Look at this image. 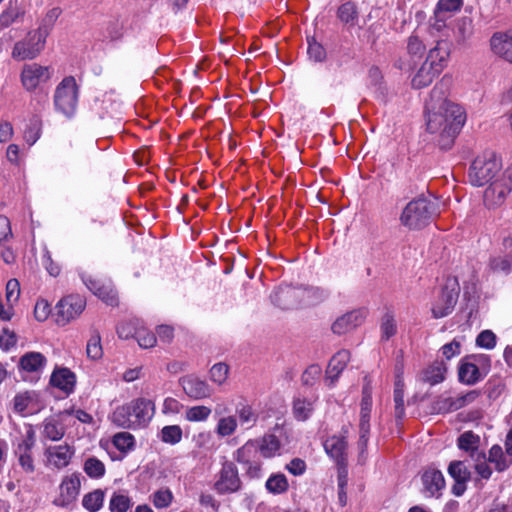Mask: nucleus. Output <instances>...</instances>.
I'll return each instance as SVG.
<instances>
[{
	"label": "nucleus",
	"instance_id": "f257e3e1",
	"mask_svg": "<svg viewBox=\"0 0 512 512\" xmlns=\"http://www.w3.org/2000/svg\"><path fill=\"white\" fill-rule=\"evenodd\" d=\"M450 82L443 77L425 103L427 131L438 135V145L444 150L452 147L466 119L462 107L447 100Z\"/></svg>",
	"mask_w": 512,
	"mask_h": 512
},
{
	"label": "nucleus",
	"instance_id": "f03ea898",
	"mask_svg": "<svg viewBox=\"0 0 512 512\" xmlns=\"http://www.w3.org/2000/svg\"><path fill=\"white\" fill-rule=\"evenodd\" d=\"M325 292L319 288L284 285L278 287L270 296L272 303L282 310L312 305L325 298Z\"/></svg>",
	"mask_w": 512,
	"mask_h": 512
},
{
	"label": "nucleus",
	"instance_id": "7ed1b4c3",
	"mask_svg": "<svg viewBox=\"0 0 512 512\" xmlns=\"http://www.w3.org/2000/svg\"><path fill=\"white\" fill-rule=\"evenodd\" d=\"M437 199L418 197L404 207L400 223L409 230H421L427 227L439 215Z\"/></svg>",
	"mask_w": 512,
	"mask_h": 512
},
{
	"label": "nucleus",
	"instance_id": "20e7f679",
	"mask_svg": "<svg viewBox=\"0 0 512 512\" xmlns=\"http://www.w3.org/2000/svg\"><path fill=\"white\" fill-rule=\"evenodd\" d=\"M499 170L500 164L492 153L477 157L469 168V181L474 186H483L490 182Z\"/></svg>",
	"mask_w": 512,
	"mask_h": 512
},
{
	"label": "nucleus",
	"instance_id": "39448f33",
	"mask_svg": "<svg viewBox=\"0 0 512 512\" xmlns=\"http://www.w3.org/2000/svg\"><path fill=\"white\" fill-rule=\"evenodd\" d=\"M45 32L30 31L26 37L14 44L12 58L18 61L32 60L44 49Z\"/></svg>",
	"mask_w": 512,
	"mask_h": 512
},
{
	"label": "nucleus",
	"instance_id": "423d86ee",
	"mask_svg": "<svg viewBox=\"0 0 512 512\" xmlns=\"http://www.w3.org/2000/svg\"><path fill=\"white\" fill-rule=\"evenodd\" d=\"M54 103L57 110L65 116L74 114L77 106V85L73 77L64 78L57 86Z\"/></svg>",
	"mask_w": 512,
	"mask_h": 512
},
{
	"label": "nucleus",
	"instance_id": "0eeeda50",
	"mask_svg": "<svg viewBox=\"0 0 512 512\" xmlns=\"http://www.w3.org/2000/svg\"><path fill=\"white\" fill-rule=\"evenodd\" d=\"M459 291L460 286L457 278L448 277L438 300L432 307V314L434 318H443L453 311L458 301Z\"/></svg>",
	"mask_w": 512,
	"mask_h": 512
},
{
	"label": "nucleus",
	"instance_id": "6e6552de",
	"mask_svg": "<svg viewBox=\"0 0 512 512\" xmlns=\"http://www.w3.org/2000/svg\"><path fill=\"white\" fill-rule=\"evenodd\" d=\"M86 302L80 295H69L62 298L56 305V322L58 325H66L78 317L84 310Z\"/></svg>",
	"mask_w": 512,
	"mask_h": 512
},
{
	"label": "nucleus",
	"instance_id": "1a4fd4ad",
	"mask_svg": "<svg viewBox=\"0 0 512 512\" xmlns=\"http://www.w3.org/2000/svg\"><path fill=\"white\" fill-rule=\"evenodd\" d=\"M241 485L242 482L236 465L233 462L225 461L214 484L215 490L219 494H230L239 491Z\"/></svg>",
	"mask_w": 512,
	"mask_h": 512
},
{
	"label": "nucleus",
	"instance_id": "9d476101",
	"mask_svg": "<svg viewBox=\"0 0 512 512\" xmlns=\"http://www.w3.org/2000/svg\"><path fill=\"white\" fill-rule=\"evenodd\" d=\"M53 70L49 66H41L37 63L27 64L23 67L21 81L23 86L31 91L40 84L47 82L52 76Z\"/></svg>",
	"mask_w": 512,
	"mask_h": 512
},
{
	"label": "nucleus",
	"instance_id": "9b49d317",
	"mask_svg": "<svg viewBox=\"0 0 512 512\" xmlns=\"http://www.w3.org/2000/svg\"><path fill=\"white\" fill-rule=\"evenodd\" d=\"M422 492L427 497H439L441 491L445 488V479L442 472L434 467L426 468L422 475Z\"/></svg>",
	"mask_w": 512,
	"mask_h": 512
},
{
	"label": "nucleus",
	"instance_id": "f8f14e48",
	"mask_svg": "<svg viewBox=\"0 0 512 512\" xmlns=\"http://www.w3.org/2000/svg\"><path fill=\"white\" fill-rule=\"evenodd\" d=\"M511 191L510 176H503L493 181L484 192V202L488 206H497L504 202L505 197Z\"/></svg>",
	"mask_w": 512,
	"mask_h": 512
},
{
	"label": "nucleus",
	"instance_id": "ddd939ff",
	"mask_svg": "<svg viewBox=\"0 0 512 512\" xmlns=\"http://www.w3.org/2000/svg\"><path fill=\"white\" fill-rule=\"evenodd\" d=\"M127 407L137 428L145 426L154 415V404L147 399H135Z\"/></svg>",
	"mask_w": 512,
	"mask_h": 512
},
{
	"label": "nucleus",
	"instance_id": "4468645a",
	"mask_svg": "<svg viewBox=\"0 0 512 512\" xmlns=\"http://www.w3.org/2000/svg\"><path fill=\"white\" fill-rule=\"evenodd\" d=\"M343 435H333L324 441V449L326 453L333 458L337 465L347 464V441L345 434L348 432L346 429H342Z\"/></svg>",
	"mask_w": 512,
	"mask_h": 512
},
{
	"label": "nucleus",
	"instance_id": "2eb2a0df",
	"mask_svg": "<svg viewBox=\"0 0 512 512\" xmlns=\"http://www.w3.org/2000/svg\"><path fill=\"white\" fill-rule=\"evenodd\" d=\"M181 385L186 395L196 400L208 398L213 393V389L206 381L195 376L182 378Z\"/></svg>",
	"mask_w": 512,
	"mask_h": 512
},
{
	"label": "nucleus",
	"instance_id": "dca6fc26",
	"mask_svg": "<svg viewBox=\"0 0 512 512\" xmlns=\"http://www.w3.org/2000/svg\"><path fill=\"white\" fill-rule=\"evenodd\" d=\"M257 450L254 441H248L235 453V460L241 464L247 465L246 474L252 479H258L262 475L261 465L257 462H251L249 456Z\"/></svg>",
	"mask_w": 512,
	"mask_h": 512
},
{
	"label": "nucleus",
	"instance_id": "f3484780",
	"mask_svg": "<svg viewBox=\"0 0 512 512\" xmlns=\"http://www.w3.org/2000/svg\"><path fill=\"white\" fill-rule=\"evenodd\" d=\"M365 316L364 310L350 311L335 320L332 324V331L338 335L350 332L363 322Z\"/></svg>",
	"mask_w": 512,
	"mask_h": 512
},
{
	"label": "nucleus",
	"instance_id": "a211bd4d",
	"mask_svg": "<svg viewBox=\"0 0 512 512\" xmlns=\"http://www.w3.org/2000/svg\"><path fill=\"white\" fill-rule=\"evenodd\" d=\"M35 444L34 432L28 431L25 438L18 444L15 453L19 457L20 466L28 473L35 470L34 461L31 456V450Z\"/></svg>",
	"mask_w": 512,
	"mask_h": 512
},
{
	"label": "nucleus",
	"instance_id": "6ab92c4d",
	"mask_svg": "<svg viewBox=\"0 0 512 512\" xmlns=\"http://www.w3.org/2000/svg\"><path fill=\"white\" fill-rule=\"evenodd\" d=\"M80 478L77 474H72L70 476H66L60 485V496L57 502L61 506H68L71 504L78 496L80 491Z\"/></svg>",
	"mask_w": 512,
	"mask_h": 512
},
{
	"label": "nucleus",
	"instance_id": "aec40b11",
	"mask_svg": "<svg viewBox=\"0 0 512 512\" xmlns=\"http://www.w3.org/2000/svg\"><path fill=\"white\" fill-rule=\"evenodd\" d=\"M73 453L74 451L68 444L49 446L45 450L48 462L58 469L69 464Z\"/></svg>",
	"mask_w": 512,
	"mask_h": 512
},
{
	"label": "nucleus",
	"instance_id": "412c9836",
	"mask_svg": "<svg viewBox=\"0 0 512 512\" xmlns=\"http://www.w3.org/2000/svg\"><path fill=\"white\" fill-rule=\"evenodd\" d=\"M493 52L512 63V31L495 33L491 38Z\"/></svg>",
	"mask_w": 512,
	"mask_h": 512
},
{
	"label": "nucleus",
	"instance_id": "4be33fe9",
	"mask_svg": "<svg viewBox=\"0 0 512 512\" xmlns=\"http://www.w3.org/2000/svg\"><path fill=\"white\" fill-rule=\"evenodd\" d=\"M451 52V43L447 40H439L436 45L429 50L426 62H430L435 68L438 67L440 71L443 70L447 63Z\"/></svg>",
	"mask_w": 512,
	"mask_h": 512
},
{
	"label": "nucleus",
	"instance_id": "5701e85b",
	"mask_svg": "<svg viewBox=\"0 0 512 512\" xmlns=\"http://www.w3.org/2000/svg\"><path fill=\"white\" fill-rule=\"evenodd\" d=\"M349 360L350 352L348 350H340L330 359L326 369V376L330 380V385L336 382Z\"/></svg>",
	"mask_w": 512,
	"mask_h": 512
},
{
	"label": "nucleus",
	"instance_id": "b1692460",
	"mask_svg": "<svg viewBox=\"0 0 512 512\" xmlns=\"http://www.w3.org/2000/svg\"><path fill=\"white\" fill-rule=\"evenodd\" d=\"M50 383L65 393L69 394L74 390L76 376L68 368H59L54 370L50 377Z\"/></svg>",
	"mask_w": 512,
	"mask_h": 512
},
{
	"label": "nucleus",
	"instance_id": "393cba45",
	"mask_svg": "<svg viewBox=\"0 0 512 512\" xmlns=\"http://www.w3.org/2000/svg\"><path fill=\"white\" fill-rule=\"evenodd\" d=\"M46 357L40 352H28L21 356L19 368L30 373H39L46 365Z\"/></svg>",
	"mask_w": 512,
	"mask_h": 512
},
{
	"label": "nucleus",
	"instance_id": "a878e982",
	"mask_svg": "<svg viewBox=\"0 0 512 512\" xmlns=\"http://www.w3.org/2000/svg\"><path fill=\"white\" fill-rule=\"evenodd\" d=\"M440 72L438 67L435 68L430 62L425 61L413 77L412 86L416 89L426 87Z\"/></svg>",
	"mask_w": 512,
	"mask_h": 512
},
{
	"label": "nucleus",
	"instance_id": "bb28decb",
	"mask_svg": "<svg viewBox=\"0 0 512 512\" xmlns=\"http://www.w3.org/2000/svg\"><path fill=\"white\" fill-rule=\"evenodd\" d=\"M235 413L239 419L240 425L246 428L253 427L258 420V413L246 402H239L236 405Z\"/></svg>",
	"mask_w": 512,
	"mask_h": 512
},
{
	"label": "nucleus",
	"instance_id": "cd10ccee",
	"mask_svg": "<svg viewBox=\"0 0 512 512\" xmlns=\"http://www.w3.org/2000/svg\"><path fill=\"white\" fill-rule=\"evenodd\" d=\"M339 20L349 27H353L358 22V10L355 3L348 1L343 3L337 11Z\"/></svg>",
	"mask_w": 512,
	"mask_h": 512
},
{
	"label": "nucleus",
	"instance_id": "c85d7f7f",
	"mask_svg": "<svg viewBox=\"0 0 512 512\" xmlns=\"http://www.w3.org/2000/svg\"><path fill=\"white\" fill-rule=\"evenodd\" d=\"M111 420L116 426L120 428H137L131 417L127 404L117 407L111 416Z\"/></svg>",
	"mask_w": 512,
	"mask_h": 512
},
{
	"label": "nucleus",
	"instance_id": "c756f323",
	"mask_svg": "<svg viewBox=\"0 0 512 512\" xmlns=\"http://www.w3.org/2000/svg\"><path fill=\"white\" fill-rule=\"evenodd\" d=\"M459 380L463 383L472 385L480 380V371L476 364L463 362L458 371Z\"/></svg>",
	"mask_w": 512,
	"mask_h": 512
},
{
	"label": "nucleus",
	"instance_id": "7c9ffc66",
	"mask_svg": "<svg viewBox=\"0 0 512 512\" xmlns=\"http://www.w3.org/2000/svg\"><path fill=\"white\" fill-rule=\"evenodd\" d=\"M65 434L64 426L54 418H47L43 422V435L52 440L58 441Z\"/></svg>",
	"mask_w": 512,
	"mask_h": 512
},
{
	"label": "nucleus",
	"instance_id": "2f4dec72",
	"mask_svg": "<svg viewBox=\"0 0 512 512\" xmlns=\"http://www.w3.org/2000/svg\"><path fill=\"white\" fill-rule=\"evenodd\" d=\"M445 372L446 368L443 364L435 363L423 371L421 380L430 385H436L444 380Z\"/></svg>",
	"mask_w": 512,
	"mask_h": 512
},
{
	"label": "nucleus",
	"instance_id": "473e14b6",
	"mask_svg": "<svg viewBox=\"0 0 512 512\" xmlns=\"http://www.w3.org/2000/svg\"><path fill=\"white\" fill-rule=\"evenodd\" d=\"M393 398L395 403V416L397 419H402L405 415L403 377H395Z\"/></svg>",
	"mask_w": 512,
	"mask_h": 512
},
{
	"label": "nucleus",
	"instance_id": "72a5a7b5",
	"mask_svg": "<svg viewBox=\"0 0 512 512\" xmlns=\"http://www.w3.org/2000/svg\"><path fill=\"white\" fill-rule=\"evenodd\" d=\"M480 441L478 435L474 434L472 431H466L461 434L458 438V447L461 450L470 452L471 457H477V446Z\"/></svg>",
	"mask_w": 512,
	"mask_h": 512
},
{
	"label": "nucleus",
	"instance_id": "f704fd0d",
	"mask_svg": "<svg viewBox=\"0 0 512 512\" xmlns=\"http://www.w3.org/2000/svg\"><path fill=\"white\" fill-rule=\"evenodd\" d=\"M254 443L256 444L257 449H259L261 455L265 458L274 456L280 448V442L273 434L265 435L259 445L256 442Z\"/></svg>",
	"mask_w": 512,
	"mask_h": 512
},
{
	"label": "nucleus",
	"instance_id": "c9c22d12",
	"mask_svg": "<svg viewBox=\"0 0 512 512\" xmlns=\"http://www.w3.org/2000/svg\"><path fill=\"white\" fill-rule=\"evenodd\" d=\"M86 354L87 357L91 360H98L103 356L101 336L100 333L95 329L91 331V336L87 342Z\"/></svg>",
	"mask_w": 512,
	"mask_h": 512
},
{
	"label": "nucleus",
	"instance_id": "e433bc0d",
	"mask_svg": "<svg viewBox=\"0 0 512 512\" xmlns=\"http://www.w3.org/2000/svg\"><path fill=\"white\" fill-rule=\"evenodd\" d=\"M488 460L490 463H493L495 465V469L498 472L506 470L512 463V458L507 460L503 454L502 448L499 445H494L491 447V449L489 450Z\"/></svg>",
	"mask_w": 512,
	"mask_h": 512
},
{
	"label": "nucleus",
	"instance_id": "4c0bfd02",
	"mask_svg": "<svg viewBox=\"0 0 512 512\" xmlns=\"http://www.w3.org/2000/svg\"><path fill=\"white\" fill-rule=\"evenodd\" d=\"M104 491L96 489L83 497L82 504L89 512H97L103 506Z\"/></svg>",
	"mask_w": 512,
	"mask_h": 512
},
{
	"label": "nucleus",
	"instance_id": "58836bf2",
	"mask_svg": "<svg viewBox=\"0 0 512 512\" xmlns=\"http://www.w3.org/2000/svg\"><path fill=\"white\" fill-rule=\"evenodd\" d=\"M266 489L272 494H282L287 491L289 484L284 474L271 475L265 484Z\"/></svg>",
	"mask_w": 512,
	"mask_h": 512
},
{
	"label": "nucleus",
	"instance_id": "ea45409f",
	"mask_svg": "<svg viewBox=\"0 0 512 512\" xmlns=\"http://www.w3.org/2000/svg\"><path fill=\"white\" fill-rule=\"evenodd\" d=\"M313 411L312 403L306 399H295L293 402V414L297 420L305 421Z\"/></svg>",
	"mask_w": 512,
	"mask_h": 512
},
{
	"label": "nucleus",
	"instance_id": "a19ab883",
	"mask_svg": "<svg viewBox=\"0 0 512 512\" xmlns=\"http://www.w3.org/2000/svg\"><path fill=\"white\" fill-rule=\"evenodd\" d=\"M132 506L131 499L121 493H114L109 503L111 512H127Z\"/></svg>",
	"mask_w": 512,
	"mask_h": 512
},
{
	"label": "nucleus",
	"instance_id": "79ce46f5",
	"mask_svg": "<svg viewBox=\"0 0 512 512\" xmlns=\"http://www.w3.org/2000/svg\"><path fill=\"white\" fill-rule=\"evenodd\" d=\"M161 439L163 442L175 445L182 439V429L179 425L164 426L161 430Z\"/></svg>",
	"mask_w": 512,
	"mask_h": 512
},
{
	"label": "nucleus",
	"instance_id": "37998d69",
	"mask_svg": "<svg viewBox=\"0 0 512 512\" xmlns=\"http://www.w3.org/2000/svg\"><path fill=\"white\" fill-rule=\"evenodd\" d=\"M448 473L454 480L469 481L471 473L462 461H452L448 466Z\"/></svg>",
	"mask_w": 512,
	"mask_h": 512
},
{
	"label": "nucleus",
	"instance_id": "c03bdc74",
	"mask_svg": "<svg viewBox=\"0 0 512 512\" xmlns=\"http://www.w3.org/2000/svg\"><path fill=\"white\" fill-rule=\"evenodd\" d=\"M84 471L91 478H100L105 473V466L99 459L90 457L84 463Z\"/></svg>",
	"mask_w": 512,
	"mask_h": 512
},
{
	"label": "nucleus",
	"instance_id": "a18cd8bd",
	"mask_svg": "<svg viewBox=\"0 0 512 512\" xmlns=\"http://www.w3.org/2000/svg\"><path fill=\"white\" fill-rule=\"evenodd\" d=\"M308 48L307 53L309 55V59L314 62H323L325 61L327 54L325 48L317 42L314 38H308Z\"/></svg>",
	"mask_w": 512,
	"mask_h": 512
},
{
	"label": "nucleus",
	"instance_id": "49530a36",
	"mask_svg": "<svg viewBox=\"0 0 512 512\" xmlns=\"http://www.w3.org/2000/svg\"><path fill=\"white\" fill-rule=\"evenodd\" d=\"M211 414V409L207 406H194L186 410L185 418L188 421L198 422L205 421Z\"/></svg>",
	"mask_w": 512,
	"mask_h": 512
},
{
	"label": "nucleus",
	"instance_id": "de8ad7c7",
	"mask_svg": "<svg viewBox=\"0 0 512 512\" xmlns=\"http://www.w3.org/2000/svg\"><path fill=\"white\" fill-rule=\"evenodd\" d=\"M60 14H61L60 8L55 7V8L50 9L47 12V14L45 15V17L43 18L40 27L36 31L42 32V33H44V31H45V37L47 38V36L50 33V30L52 29L54 23L56 22V20L60 16Z\"/></svg>",
	"mask_w": 512,
	"mask_h": 512
},
{
	"label": "nucleus",
	"instance_id": "09e8293b",
	"mask_svg": "<svg viewBox=\"0 0 512 512\" xmlns=\"http://www.w3.org/2000/svg\"><path fill=\"white\" fill-rule=\"evenodd\" d=\"M237 428V420L234 416L223 417L218 421L216 431L222 437L232 435Z\"/></svg>",
	"mask_w": 512,
	"mask_h": 512
},
{
	"label": "nucleus",
	"instance_id": "8fccbe9b",
	"mask_svg": "<svg viewBox=\"0 0 512 512\" xmlns=\"http://www.w3.org/2000/svg\"><path fill=\"white\" fill-rule=\"evenodd\" d=\"M463 5V0H439L435 11L436 17L443 19L445 12H456Z\"/></svg>",
	"mask_w": 512,
	"mask_h": 512
},
{
	"label": "nucleus",
	"instance_id": "3c124183",
	"mask_svg": "<svg viewBox=\"0 0 512 512\" xmlns=\"http://www.w3.org/2000/svg\"><path fill=\"white\" fill-rule=\"evenodd\" d=\"M473 34V24L469 17H462L456 25V35L459 41H465Z\"/></svg>",
	"mask_w": 512,
	"mask_h": 512
},
{
	"label": "nucleus",
	"instance_id": "603ef678",
	"mask_svg": "<svg viewBox=\"0 0 512 512\" xmlns=\"http://www.w3.org/2000/svg\"><path fill=\"white\" fill-rule=\"evenodd\" d=\"M22 15L21 9L15 4L13 5L11 2L9 7L2 12L0 15V25L3 27H8L12 23L16 21L18 17Z\"/></svg>",
	"mask_w": 512,
	"mask_h": 512
},
{
	"label": "nucleus",
	"instance_id": "864d4df0",
	"mask_svg": "<svg viewBox=\"0 0 512 512\" xmlns=\"http://www.w3.org/2000/svg\"><path fill=\"white\" fill-rule=\"evenodd\" d=\"M372 408V397L371 393L367 390H363V397L361 400V411H360V423L359 424H369L370 420V413Z\"/></svg>",
	"mask_w": 512,
	"mask_h": 512
},
{
	"label": "nucleus",
	"instance_id": "5fc2aeb1",
	"mask_svg": "<svg viewBox=\"0 0 512 512\" xmlns=\"http://www.w3.org/2000/svg\"><path fill=\"white\" fill-rule=\"evenodd\" d=\"M152 498L154 506L162 509L171 504L173 495L169 489H160L153 493Z\"/></svg>",
	"mask_w": 512,
	"mask_h": 512
},
{
	"label": "nucleus",
	"instance_id": "6e6d98bb",
	"mask_svg": "<svg viewBox=\"0 0 512 512\" xmlns=\"http://www.w3.org/2000/svg\"><path fill=\"white\" fill-rule=\"evenodd\" d=\"M489 266L494 272L508 274L512 270V258L507 256L494 257L490 260Z\"/></svg>",
	"mask_w": 512,
	"mask_h": 512
},
{
	"label": "nucleus",
	"instance_id": "4d7b16f0",
	"mask_svg": "<svg viewBox=\"0 0 512 512\" xmlns=\"http://www.w3.org/2000/svg\"><path fill=\"white\" fill-rule=\"evenodd\" d=\"M229 368L225 363H217L210 369L211 381L221 385L225 382Z\"/></svg>",
	"mask_w": 512,
	"mask_h": 512
},
{
	"label": "nucleus",
	"instance_id": "13d9d810",
	"mask_svg": "<svg viewBox=\"0 0 512 512\" xmlns=\"http://www.w3.org/2000/svg\"><path fill=\"white\" fill-rule=\"evenodd\" d=\"M113 444L118 450L125 451L134 446V437L127 432L117 433L113 437Z\"/></svg>",
	"mask_w": 512,
	"mask_h": 512
},
{
	"label": "nucleus",
	"instance_id": "bf43d9fd",
	"mask_svg": "<svg viewBox=\"0 0 512 512\" xmlns=\"http://www.w3.org/2000/svg\"><path fill=\"white\" fill-rule=\"evenodd\" d=\"M426 50L422 40L417 35L408 38L407 51L413 57H421Z\"/></svg>",
	"mask_w": 512,
	"mask_h": 512
},
{
	"label": "nucleus",
	"instance_id": "052dcab7",
	"mask_svg": "<svg viewBox=\"0 0 512 512\" xmlns=\"http://www.w3.org/2000/svg\"><path fill=\"white\" fill-rule=\"evenodd\" d=\"M95 295L111 306L117 304L116 293L108 285L102 284L101 286H97V290H95Z\"/></svg>",
	"mask_w": 512,
	"mask_h": 512
},
{
	"label": "nucleus",
	"instance_id": "680f3d73",
	"mask_svg": "<svg viewBox=\"0 0 512 512\" xmlns=\"http://www.w3.org/2000/svg\"><path fill=\"white\" fill-rule=\"evenodd\" d=\"M20 296V284L17 279L13 278L8 280L6 284V300L7 303L13 305L16 303Z\"/></svg>",
	"mask_w": 512,
	"mask_h": 512
},
{
	"label": "nucleus",
	"instance_id": "e2e57ef3",
	"mask_svg": "<svg viewBox=\"0 0 512 512\" xmlns=\"http://www.w3.org/2000/svg\"><path fill=\"white\" fill-rule=\"evenodd\" d=\"M135 339L142 348H151L157 341L156 336L153 333L146 331L144 328L138 329Z\"/></svg>",
	"mask_w": 512,
	"mask_h": 512
},
{
	"label": "nucleus",
	"instance_id": "0e129e2a",
	"mask_svg": "<svg viewBox=\"0 0 512 512\" xmlns=\"http://www.w3.org/2000/svg\"><path fill=\"white\" fill-rule=\"evenodd\" d=\"M478 396V393L476 391H470L466 394L457 396L456 398L451 397V408L452 411L459 410L466 406L468 403L473 402Z\"/></svg>",
	"mask_w": 512,
	"mask_h": 512
},
{
	"label": "nucleus",
	"instance_id": "69168bd1",
	"mask_svg": "<svg viewBox=\"0 0 512 512\" xmlns=\"http://www.w3.org/2000/svg\"><path fill=\"white\" fill-rule=\"evenodd\" d=\"M479 347L492 349L496 345V335L491 330L482 331L476 338Z\"/></svg>",
	"mask_w": 512,
	"mask_h": 512
},
{
	"label": "nucleus",
	"instance_id": "338daca9",
	"mask_svg": "<svg viewBox=\"0 0 512 512\" xmlns=\"http://www.w3.org/2000/svg\"><path fill=\"white\" fill-rule=\"evenodd\" d=\"M381 331H382V337L385 339H389L396 333V323L394 320V317L386 313L382 319L381 323Z\"/></svg>",
	"mask_w": 512,
	"mask_h": 512
},
{
	"label": "nucleus",
	"instance_id": "774afa93",
	"mask_svg": "<svg viewBox=\"0 0 512 512\" xmlns=\"http://www.w3.org/2000/svg\"><path fill=\"white\" fill-rule=\"evenodd\" d=\"M122 37V25L117 21H110L103 32V39L111 41L118 40Z\"/></svg>",
	"mask_w": 512,
	"mask_h": 512
}]
</instances>
